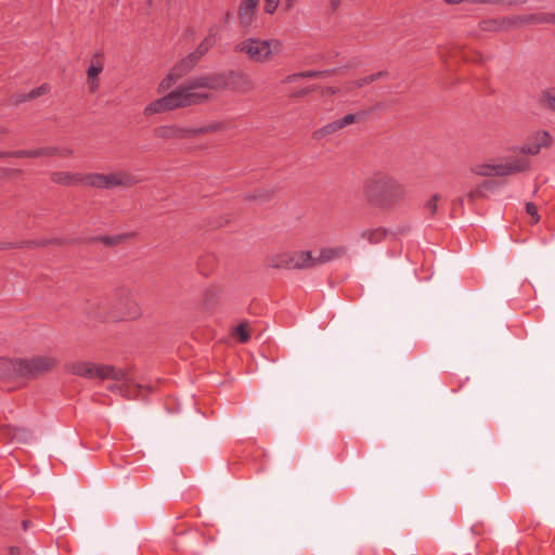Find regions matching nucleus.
<instances>
[{"instance_id": "obj_1", "label": "nucleus", "mask_w": 555, "mask_h": 555, "mask_svg": "<svg viewBox=\"0 0 555 555\" xmlns=\"http://www.w3.org/2000/svg\"><path fill=\"white\" fill-rule=\"evenodd\" d=\"M227 86V78L222 74L191 77L168 94L149 103L144 108V115L150 116L208 102L212 98L209 91L223 90Z\"/></svg>"}, {"instance_id": "obj_2", "label": "nucleus", "mask_w": 555, "mask_h": 555, "mask_svg": "<svg viewBox=\"0 0 555 555\" xmlns=\"http://www.w3.org/2000/svg\"><path fill=\"white\" fill-rule=\"evenodd\" d=\"M362 196L369 206L389 211L404 201L406 189L395 176L376 170L364 178Z\"/></svg>"}, {"instance_id": "obj_3", "label": "nucleus", "mask_w": 555, "mask_h": 555, "mask_svg": "<svg viewBox=\"0 0 555 555\" xmlns=\"http://www.w3.org/2000/svg\"><path fill=\"white\" fill-rule=\"evenodd\" d=\"M530 160L524 156H507L472 165L470 171L480 177H505L528 170Z\"/></svg>"}, {"instance_id": "obj_4", "label": "nucleus", "mask_w": 555, "mask_h": 555, "mask_svg": "<svg viewBox=\"0 0 555 555\" xmlns=\"http://www.w3.org/2000/svg\"><path fill=\"white\" fill-rule=\"evenodd\" d=\"M235 51L244 53L254 62L267 63L274 54L282 51V42L278 39L247 38L235 46Z\"/></svg>"}, {"instance_id": "obj_5", "label": "nucleus", "mask_w": 555, "mask_h": 555, "mask_svg": "<svg viewBox=\"0 0 555 555\" xmlns=\"http://www.w3.org/2000/svg\"><path fill=\"white\" fill-rule=\"evenodd\" d=\"M139 182L140 180L137 177L124 169L114 170L107 173L92 172L86 175V185L101 190H111L115 188L129 189Z\"/></svg>"}, {"instance_id": "obj_6", "label": "nucleus", "mask_w": 555, "mask_h": 555, "mask_svg": "<svg viewBox=\"0 0 555 555\" xmlns=\"http://www.w3.org/2000/svg\"><path fill=\"white\" fill-rule=\"evenodd\" d=\"M67 371L74 375L90 379L122 380L126 376L122 370L112 365L95 364L87 361H76L67 364Z\"/></svg>"}, {"instance_id": "obj_7", "label": "nucleus", "mask_w": 555, "mask_h": 555, "mask_svg": "<svg viewBox=\"0 0 555 555\" xmlns=\"http://www.w3.org/2000/svg\"><path fill=\"white\" fill-rule=\"evenodd\" d=\"M266 266L273 269L305 270L312 268V253L308 250L285 251L270 255Z\"/></svg>"}, {"instance_id": "obj_8", "label": "nucleus", "mask_w": 555, "mask_h": 555, "mask_svg": "<svg viewBox=\"0 0 555 555\" xmlns=\"http://www.w3.org/2000/svg\"><path fill=\"white\" fill-rule=\"evenodd\" d=\"M142 315V309L134 297L125 293L118 296L113 305L109 318L113 321H132Z\"/></svg>"}, {"instance_id": "obj_9", "label": "nucleus", "mask_w": 555, "mask_h": 555, "mask_svg": "<svg viewBox=\"0 0 555 555\" xmlns=\"http://www.w3.org/2000/svg\"><path fill=\"white\" fill-rule=\"evenodd\" d=\"M23 362L26 382L49 373L56 366L59 360L50 354H37L30 358H23Z\"/></svg>"}, {"instance_id": "obj_10", "label": "nucleus", "mask_w": 555, "mask_h": 555, "mask_svg": "<svg viewBox=\"0 0 555 555\" xmlns=\"http://www.w3.org/2000/svg\"><path fill=\"white\" fill-rule=\"evenodd\" d=\"M0 379L20 387L25 384L23 358H0Z\"/></svg>"}, {"instance_id": "obj_11", "label": "nucleus", "mask_w": 555, "mask_h": 555, "mask_svg": "<svg viewBox=\"0 0 555 555\" xmlns=\"http://www.w3.org/2000/svg\"><path fill=\"white\" fill-rule=\"evenodd\" d=\"M193 67L182 59L179 61L167 74V76L158 83L157 92L164 93L167 91L178 79L182 78L189 72H191Z\"/></svg>"}, {"instance_id": "obj_12", "label": "nucleus", "mask_w": 555, "mask_h": 555, "mask_svg": "<svg viewBox=\"0 0 555 555\" xmlns=\"http://www.w3.org/2000/svg\"><path fill=\"white\" fill-rule=\"evenodd\" d=\"M101 54L95 53L90 61V66L87 70V85L90 93H94L99 90L98 76L103 72V63L101 62Z\"/></svg>"}, {"instance_id": "obj_13", "label": "nucleus", "mask_w": 555, "mask_h": 555, "mask_svg": "<svg viewBox=\"0 0 555 555\" xmlns=\"http://www.w3.org/2000/svg\"><path fill=\"white\" fill-rule=\"evenodd\" d=\"M347 254L346 246L324 247L320 250L319 256L312 255V268L322 266L326 262L339 259Z\"/></svg>"}, {"instance_id": "obj_14", "label": "nucleus", "mask_w": 555, "mask_h": 555, "mask_svg": "<svg viewBox=\"0 0 555 555\" xmlns=\"http://www.w3.org/2000/svg\"><path fill=\"white\" fill-rule=\"evenodd\" d=\"M259 0H243L238 7V18L243 27H249L255 18Z\"/></svg>"}, {"instance_id": "obj_15", "label": "nucleus", "mask_w": 555, "mask_h": 555, "mask_svg": "<svg viewBox=\"0 0 555 555\" xmlns=\"http://www.w3.org/2000/svg\"><path fill=\"white\" fill-rule=\"evenodd\" d=\"M157 138L160 139H185L192 137L191 129H184L177 126H162L154 130Z\"/></svg>"}, {"instance_id": "obj_16", "label": "nucleus", "mask_w": 555, "mask_h": 555, "mask_svg": "<svg viewBox=\"0 0 555 555\" xmlns=\"http://www.w3.org/2000/svg\"><path fill=\"white\" fill-rule=\"evenodd\" d=\"M52 182L61 185H86V175L57 171L51 175Z\"/></svg>"}, {"instance_id": "obj_17", "label": "nucleus", "mask_w": 555, "mask_h": 555, "mask_svg": "<svg viewBox=\"0 0 555 555\" xmlns=\"http://www.w3.org/2000/svg\"><path fill=\"white\" fill-rule=\"evenodd\" d=\"M524 26L527 25H542L553 24L555 25V13H531L522 14Z\"/></svg>"}, {"instance_id": "obj_18", "label": "nucleus", "mask_w": 555, "mask_h": 555, "mask_svg": "<svg viewBox=\"0 0 555 555\" xmlns=\"http://www.w3.org/2000/svg\"><path fill=\"white\" fill-rule=\"evenodd\" d=\"M386 76H387V72H377L375 74L367 75L361 79L348 82L345 85L344 88L346 91H352L354 89L362 88L366 85H370V83L376 81L377 79H379L382 77H386Z\"/></svg>"}, {"instance_id": "obj_19", "label": "nucleus", "mask_w": 555, "mask_h": 555, "mask_svg": "<svg viewBox=\"0 0 555 555\" xmlns=\"http://www.w3.org/2000/svg\"><path fill=\"white\" fill-rule=\"evenodd\" d=\"M385 236L386 230L383 228L367 229L361 232V237L369 241L371 244L379 243Z\"/></svg>"}, {"instance_id": "obj_20", "label": "nucleus", "mask_w": 555, "mask_h": 555, "mask_svg": "<svg viewBox=\"0 0 555 555\" xmlns=\"http://www.w3.org/2000/svg\"><path fill=\"white\" fill-rule=\"evenodd\" d=\"M228 127H229V124L225 122V121L211 122V124H209L207 126H204V127H201V128L191 129L192 130V137H195V135H198V134H202V133H208V132H216V131L225 130Z\"/></svg>"}, {"instance_id": "obj_21", "label": "nucleus", "mask_w": 555, "mask_h": 555, "mask_svg": "<svg viewBox=\"0 0 555 555\" xmlns=\"http://www.w3.org/2000/svg\"><path fill=\"white\" fill-rule=\"evenodd\" d=\"M501 26L503 31L524 27V21H522V14L521 15H513V16H505L500 18Z\"/></svg>"}, {"instance_id": "obj_22", "label": "nucleus", "mask_w": 555, "mask_h": 555, "mask_svg": "<svg viewBox=\"0 0 555 555\" xmlns=\"http://www.w3.org/2000/svg\"><path fill=\"white\" fill-rule=\"evenodd\" d=\"M440 199V195L439 194H434L429 197V199L424 204V214L431 218L435 216V214L437 212V209H438V202Z\"/></svg>"}, {"instance_id": "obj_23", "label": "nucleus", "mask_w": 555, "mask_h": 555, "mask_svg": "<svg viewBox=\"0 0 555 555\" xmlns=\"http://www.w3.org/2000/svg\"><path fill=\"white\" fill-rule=\"evenodd\" d=\"M340 129H343V128H341L339 119H338V120L332 121V122L323 126L319 130H317L315 135L319 138H322V137L332 134Z\"/></svg>"}, {"instance_id": "obj_24", "label": "nucleus", "mask_w": 555, "mask_h": 555, "mask_svg": "<svg viewBox=\"0 0 555 555\" xmlns=\"http://www.w3.org/2000/svg\"><path fill=\"white\" fill-rule=\"evenodd\" d=\"M326 74H327V72L307 70V72H301L298 74L289 75L286 77L285 81L292 82V81L296 80L297 78H318V77L324 76Z\"/></svg>"}, {"instance_id": "obj_25", "label": "nucleus", "mask_w": 555, "mask_h": 555, "mask_svg": "<svg viewBox=\"0 0 555 555\" xmlns=\"http://www.w3.org/2000/svg\"><path fill=\"white\" fill-rule=\"evenodd\" d=\"M480 28L485 31H503L500 18L486 20L480 23Z\"/></svg>"}, {"instance_id": "obj_26", "label": "nucleus", "mask_w": 555, "mask_h": 555, "mask_svg": "<svg viewBox=\"0 0 555 555\" xmlns=\"http://www.w3.org/2000/svg\"><path fill=\"white\" fill-rule=\"evenodd\" d=\"M216 35H217V28L216 27L209 28L208 36L205 37L198 46L208 52L216 43Z\"/></svg>"}, {"instance_id": "obj_27", "label": "nucleus", "mask_w": 555, "mask_h": 555, "mask_svg": "<svg viewBox=\"0 0 555 555\" xmlns=\"http://www.w3.org/2000/svg\"><path fill=\"white\" fill-rule=\"evenodd\" d=\"M542 102L551 111L555 112V88L546 89L542 92Z\"/></svg>"}, {"instance_id": "obj_28", "label": "nucleus", "mask_w": 555, "mask_h": 555, "mask_svg": "<svg viewBox=\"0 0 555 555\" xmlns=\"http://www.w3.org/2000/svg\"><path fill=\"white\" fill-rule=\"evenodd\" d=\"M533 141L542 147H548L552 144V137L547 131H539L534 134Z\"/></svg>"}, {"instance_id": "obj_29", "label": "nucleus", "mask_w": 555, "mask_h": 555, "mask_svg": "<svg viewBox=\"0 0 555 555\" xmlns=\"http://www.w3.org/2000/svg\"><path fill=\"white\" fill-rule=\"evenodd\" d=\"M271 197H272V192H270L268 190L255 191L253 194L247 196L248 199L256 201L260 204L270 201Z\"/></svg>"}, {"instance_id": "obj_30", "label": "nucleus", "mask_w": 555, "mask_h": 555, "mask_svg": "<svg viewBox=\"0 0 555 555\" xmlns=\"http://www.w3.org/2000/svg\"><path fill=\"white\" fill-rule=\"evenodd\" d=\"M10 156L16 157V158H26V157L36 158V157H40V153H38V149L20 150V151L11 152Z\"/></svg>"}, {"instance_id": "obj_31", "label": "nucleus", "mask_w": 555, "mask_h": 555, "mask_svg": "<svg viewBox=\"0 0 555 555\" xmlns=\"http://www.w3.org/2000/svg\"><path fill=\"white\" fill-rule=\"evenodd\" d=\"M520 156L526 157V155H537L540 153V146L532 140V142L527 143L520 147Z\"/></svg>"}, {"instance_id": "obj_32", "label": "nucleus", "mask_w": 555, "mask_h": 555, "mask_svg": "<svg viewBox=\"0 0 555 555\" xmlns=\"http://www.w3.org/2000/svg\"><path fill=\"white\" fill-rule=\"evenodd\" d=\"M48 243H49L48 241H27V242H23V243L8 244L3 248L39 247V246H44Z\"/></svg>"}, {"instance_id": "obj_33", "label": "nucleus", "mask_w": 555, "mask_h": 555, "mask_svg": "<svg viewBox=\"0 0 555 555\" xmlns=\"http://www.w3.org/2000/svg\"><path fill=\"white\" fill-rule=\"evenodd\" d=\"M235 333L238 336V340L241 343H246L249 340V333L247 332V327L245 324H240L235 328Z\"/></svg>"}, {"instance_id": "obj_34", "label": "nucleus", "mask_w": 555, "mask_h": 555, "mask_svg": "<svg viewBox=\"0 0 555 555\" xmlns=\"http://www.w3.org/2000/svg\"><path fill=\"white\" fill-rule=\"evenodd\" d=\"M59 152H60V147H55V146L38 149V153H40V157L57 156Z\"/></svg>"}, {"instance_id": "obj_35", "label": "nucleus", "mask_w": 555, "mask_h": 555, "mask_svg": "<svg viewBox=\"0 0 555 555\" xmlns=\"http://www.w3.org/2000/svg\"><path fill=\"white\" fill-rule=\"evenodd\" d=\"M124 238H125V236H122V235H114V236H103L100 238V241L106 246H113V245H117L120 242H122Z\"/></svg>"}, {"instance_id": "obj_36", "label": "nucleus", "mask_w": 555, "mask_h": 555, "mask_svg": "<svg viewBox=\"0 0 555 555\" xmlns=\"http://www.w3.org/2000/svg\"><path fill=\"white\" fill-rule=\"evenodd\" d=\"M360 116L361 115H358V114H348V115H346L345 117L339 119L341 128H345V127H347L349 125L354 124L357 120H359Z\"/></svg>"}, {"instance_id": "obj_37", "label": "nucleus", "mask_w": 555, "mask_h": 555, "mask_svg": "<svg viewBox=\"0 0 555 555\" xmlns=\"http://www.w3.org/2000/svg\"><path fill=\"white\" fill-rule=\"evenodd\" d=\"M49 86L48 85H41L39 88L37 89H34L31 90L28 95H27V99H35V98H38L44 93H47L49 91Z\"/></svg>"}, {"instance_id": "obj_38", "label": "nucleus", "mask_w": 555, "mask_h": 555, "mask_svg": "<svg viewBox=\"0 0 555 555\" xmlns=\"http://www.w3.org/2000/svg\"><path fill=\"white\" fill-rule=\"evenodd\" d=\"M526 211H527L528 215L531 216V218H532L534 223L540 220V216L538 214L537 206L533 203H527Z\"/></svg>"}, {"instance_id": "obj_39", "label": "nucleus", "mask_w": 555, "mask_h": 555, "mask_svg": "<svg viewBox=\"0 0 555 555\" xmlns=\"http://www.w3.org/2000/svg\"><path fill=\"white\" fill-rule=\"evenodd\" d=\"M264 1H266L264 12L267 14H273L276 11L281 0H264Z\"/></svg>"}, {"instance_id": "obj_40", "label": "nucleus", "mask_w": 555, "mask_h": 555, "mask_svg": "<svg viewBox=\"0 0 555 555\" xmlns=\"http://www.w3.org/2000/svg\"><path fill=\"white\" fill-rule=\"evenodd\" d=\"M202 57H199L195 51H193L192 53L188 54L184 60L194 68L196 66V64L198 63V61L201 60Z\"/></svg>"}, {"instance_id": "obj_41", "label": "nucleus", "mask_w": 555, "mask_h": 555, "mask_svg": "<svg viewBox=\"0 0 555 555\" xmlns=\"http://www.w3.org/2000/svg\"><path fill=\"white\" fill-rule=\"evenodd\" d=\"M506 7H521L527 3V0H500Z\"/></svg>"}, {"instance_id": "obj_42", "label": "nucleus", "mask_w": 555, "mask_h": 555, "mask_svg": "<svg viewBox=\"0 0 555 555\" xmlns=\"http://www.w3.org/2000/svg\"><path fill=\"white\" fill-rule=\"evenodd\" d=\"M299 0H283V7L286 11H291Z\"/></svg>"}, {"instance_id": "obj_43", "label": "nucleus", "mask_w": 555, "mask_h": 555, "mask_svg": "<svg viewBox=\"0 0 555 555\" xmlns=\"http://www.w3.org/2000/svg\"><path fill=\"white\" fill-rule=\"evenodd\" d=\"M470 3H478V4H498V3H500V0H470Z\"/></svg>"}, {"instance_id": "obj_44", "label": "nucleus", "mask_w": 555, "mask_h": 555, "mask_svg": "<svg viewBox=\"0 0 555 555\" xmlns=\"http://www.w3.org/2000/svg\"><path fill=\"white\" fill-rule=\"evenodd\" d=\"M481 193H482L481 190L478 188L476 190L470 191L467 194V197H468L469 201H474L476 197L480 196Z\"/></svg>"}, {"instance_id": "obj_45", "label": "nucleus", "mask_w": 555, "mask_h": 555, "mask_svg": "<svg viewBox=\"0 0 555 555\" xmlns=\"http://www.w3.org/2000/svg\"><path fill=\"white\" fill-rule=\"evenodd\" d=\"M340 7V0H330V8L332 12H335Z\"/></svg>"}, {"instance_id": "obj_46", "label": "nucleus", "mask_w": 555, "mask_h": 555, "mask_svg": "<svg viewBox=\"0 0 555 555\" xmlns=\"http://www.w3.org/2000/svg\"><path fill=\"white\" fill-rule=\"evenodd\" d=\"M73 154V151L70 149H60V152L57 156L60 157H68Z\"/></svg>"}, {"instance_id": "obj_47", "label": "nucleus", "mask_w": 555, "mask_h": 555, "mask_svg": "<svg viewBox=\"0 0 555 555\" xmlns=\"http://www.w3.org/2000/svg\"><path fill=\"white\" fill-rule=\"evenodd\" d=\"M448 4H460V3H463V2H468L470 3V0H444Z\"/></svg>"}, {"instance_id": "obj_48", "label": "nucleus", "mask_w": 555, "mask_h": 555, "mask_svg": "<svg viewBox=\"0 0 555 555\" xmlns=\"http://www.w3.org/2000/svg\"><path fill=\"white\" fill-rule=\"evenodd\" d=\"M195 52L199 57H203L207 53V51L201 48L199 46L195 49Z\"/></svg>"}, {"instance_id": "obj_49", "label": "nucleus", "mask_w": 555, "mask_h": 555, "mask_svg": "<svg viewBox=\"0 0 555 555\" xmlns=\"http://www.w3.org/2000/svg\"><path fill=\"white\" fill-rule=\"evenodd\" d=\"M337 92V90L333 87H327L325 90H324V94H335Z\"/></svg>"}, {"instance_id": "obj_50", "label": "nucleus", "mask_w": 555, "mask_h": 555, "mask_svg": "<svg viewBox=\"0 0 555 555\" xmlns=\"http://www.w3.org/2000/svg\"><path fill=\"white\" fill-rule=\"evenodd\" d=\"M10 553H11L12 555H18V554H20V548H18V547H16V546H12V547L10 548Z\"/></svg>"}, {"instance_id": "obj_51", "label": "nucleus", "mask_w": 555, "mask_h": 555, "mask_svg": "<svg viewBox=\"0 0 555 555\" xmlns=\"http://www.w3.org/2000/svg\"><path fill=\"white\" fill-rule=\"evenodd\" d=\"M29 524H30V521H29V520H24V521L22 522V525H23V529H24V530H27V529H28V527H29Z\"/></svg>"}, {"instance_id": "obj_52", "label": "nucleus", "mask_w": 555, "mask_h": 555, "mask_svg": "<svg viewBox=\"0 0 555 555\" xmlns=\"http://www.w3.org/2000/svg\"><path fill=\"white\" fill-rule=\"evenodd\" d=\"M10 153H11V152H0V158H3V157H11V156H10Z\"/></svg>"}, {"instance_id": "obj_53", "label": "nucleus", "mask_w": 555, "mask_h": 555, "mask_svg": "<svg viewBox=\"0 0 555 555\" xmlns=\"http://www.w3.org/2000/svg\"><path fill=\"white\" fill-rule=\"evenodd\" d=\"M210 293L215 294L216 291L214 288L207 289L205 295L208 296Z\"/></svg>"}, {"instance_id": "obj_54", "label": "nucleus", "mask_w": 555, "mask_h": 555, "mask_svg": "<svg viewBox=\"0 0 555 555\" xmlns=\"http://www.w3.org/2000/svg\"><path fill=\"white\" fill-rule=\"evenodd\" d=\"M482 185L483 186H490V183L489 182H485Z\"/></svg>"}]
</instances>
